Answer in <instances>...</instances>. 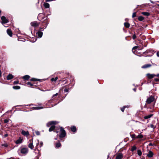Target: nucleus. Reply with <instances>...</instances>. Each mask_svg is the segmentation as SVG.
<instances>
[{
    "instance_id": "nucleus-2",
    "label": "nucleus",
    "mask_w": 159,
    "mask_h": 159,
    "mask_svg": "<svg viewBox=\"0 0 159 159\" xmlns=\"http://www.w3.org/2000/svg\"><path fill=\"white\" fill-rule=\"evenodd\" d=\"M60 133L59 134V137L60 138H63L65 137L66 135L65 131L62 127H60Z\"/></svg>"
},
{
    "instance_id": "nucleus-26",
    "label": "nucleus",
    "mask_w": 159,
    "mask_h": 159,
    "mask_svg": "<svg viewBox=\"0 0 159 159\" xmlns=\"http://www.w3.org/2000/svg\"><path fill=\"white\" fill-rule=\"evenodd\" d=\"M136 147L135 146H134L132 147L131 149V151L132 152L136 150Z\"/></svg>"
},
{
    "instance_id": "nucleus-10",
    "label": "nucleus",
    "mask_w": 159,
    "mask_h": 159,
    "mask_svg": "<svg viewBox=\"0 0 159 159\" xmlns=\"http://www.w3.org/2000/svg\"><path fill=\"white\" fill-rule=\"evenodd\" d=\"M146 75L149 79H151L155 77L156 76V75L154 74H150L148 73Z\"/></svg>"
},
{
    "instance_id": "nucleus-30",
    "label": "nucleus",
    "mask_w": 159,
    "mask_h": 159,
    "mask_svg": "<svg viewBox=\"0 0 159 159\" xmlns=\"http://www.w3.org/2000/svg\"><path fill=\"white\" fill-rule=\"evenodd\" d=\"M137 153L138 154L139 156H141L142 155V153L140 150H138L137 151Z\"/></svg>"
},
{
    "instance_id": "nucleus-1",
    "label": "nucleus",
    "mask_w": 159,
    "mask_h": 159,
    "mask_svg": "<svg viewBox=\"0 0 159 159\" xmlns=\"http://www.w3.org/2000/svg\"><path fill=\"white\" fill-rule=\"evenodd\" d=\"M57 124V122L56 121H51L47 123V126L48 127H49L50 125H52L51 127L49 129V131L51 132L55 129V126L52 125L56 124Z\"/></svg>"
},
{
    "instance_id": "nucleus-40",
    "label": "nucleus",
    "mask_w": 159,
    "mask_h": 159,
    "mask_svg": "<svg viewBox=\"0 0 159 159\" xmlns=\"http://www.w3.org/2000/svg\"><path fill=\"white\" fill-rule=\"evenodd\" d=\"M136 16V14L135 12H134L133 13L132 15V17L133 18L135 17Z\"/></svg>"
},
{
    "instance_id": "nucleus-27",
    "label": "nucleus",
    "mask_w": 159,
    "mask_h": 159,
    "mask_svg": "<svg viewBox=\"0 0 159 159\" xmlns=\"http://www.w3.org/2000/svg\"><path fill=\"white\" fill-rule=\"evenodd\" d=\"M13 88L15 89H20V87L19 86H13Z\"/></svg>"
},
{
    "instance_id": "nucleus-8",
    "label": "nucleus",
    "mask_w": 159,
    "mask_h": 159,
    "mask_svg": "<svg viewBox=\"0 0 159 159\" xmlns=\"http://www.w3.org/2000/svg\"><path fill=\"white\" fill-rule=\"evenodd\" d=\"M21 134L24 136H28L29 135V133L28 131H25L23 130H21Z\"/></svg>"
},
{
    "instance_id": "nucleus-50",
    "label": "nucleus",
    "mask_w": 159,
    "mask_h": 159,
    "mask_svg": "<svg viewBox=\"0 0 159 159\" xmlns=\"http://www.w3.org/2000/svg\"><path fill=\"white\" fill-rule=\"evenodd\" d=\"M7 136H8V134H6L4 135V137H7Z\"/></svg>"
},
{
    "instance_id": "nucleus-16",
    "label": "nucleus",
    "mask_w": 159,
    "mask_h": 159,
    "mask_svg": "<svg viewBox=\"0 0 159 159\" xmlns=\"http://www.w3.org/2000/svg\"><path fill=\"white\" fill-rule=\"evenodd\" d=\"M43 5L45 8H49L50 5L48 3L44 2L43 3Z\"/></svg>"
},
{
    "instance_id": "nucleus-53",
    "label": "nucleus",
    "mask_w": 159,
    "mask_h": 159,
    "mask_svg": "<svg viewBox=\"0 0 159 159\" xmlns=\"http://www.w3.org/2000/svg\"><path fill=\"white\" fill-rule=\"evenodd\" d=\"M152 144L151 143H150L149 144V146H152Z\"/></svg>"
},
{
    "instance_id": "nucleus-32",
    "label": "nucleus",
    "mask_w": 159,
    "mask_h": 159,
    "mask_svg": "<svg viewBox=\"0 0 159 159\" xmlns=\"http://www.w3.org/2000/svg\"><path fill=\"white\" fill-rule=\"evenodd\" d=\"M138 47L137 46H135L132 49V51L134 53V54H136V53H135V52H134L133 51V50H135V49H137V48H138Z\"/></svg>"
},
{
    "instance_id": "nucleus-9",
    "label": "nucleus",
    "mask_w": 159,
    "mask_h": 159,
    "mask_svg": "<svg viewBox=\"0 0 159 159\" xmlns=\"http://www.w3.org/2000/svg\"><path fill=\"white\" fill-rule=\"evenodd\" d=\"M30 24L31 26L34 27H36L39 25V23H38L37 21L32 22Z\"/></svg>"
},
{
    "instance_id": "nucleus-22",
    "label": "nucleus",
    "mask_w": 159,
    "mask_h": 159,
    "mask_svg": "<svg viewBox=\"0 0 159 159\" xmlns=\"http://www.w3.org/2000/svg\"><path fill=\"white\" fill-rule=\"evenodd\" d=\"M125 26L127 28H129L130 26V24L127 22H125L124 24Z\"/></svg>"
},
{
    "instance_id": "nucleus-5",
    "label": "nucleus",
    "mask_w": 159,
    "mask_h": 159,
    "mask_svg": "<svg viewBox=\"0 0 159 159\" xmlns=\"http://www.w3.org/2000/svg\"><path fill=\"white\" fill-rule=\"evenodd\" d=\"M44 15L43 14H39L38 17V18L39 20H42L43 19H45V20H46L47 19V18L45 17H44Z\"/></svg>"
},
{
    "instance_id": "nucleus-7",
    "label": "nucleus",
    "mask_w": 159,
    "mask_h": 159,
    "mask_svg": "<svg viewBox=\"0 0 159 159\" xmlns=\"http://www.w3.org/2000/svg\"><path fill=\"white\" fill-rule=\"evenodd\" d=\"M1 19L2 20V24L7 23L8 22V20L4 16H2Z\"/></svg>"
},
{
    "instance_id": "nucleus-4",
    "label": "nucleus",
    "mask_w": 159,
    "mask_h": 159,
    "mask_svg": "<svg viewBox=\"0 0 159 159\" xmlns=\"http://www.w3.org/2000/svg\"><path fill=\"white\" fill-rule=\"evenodd\" d=\"M154 100V98L153 96H150L147 98L146 102L148 104H150L153 102Z\"/></svg>"
},
{
    "instance_id": "nucleus-46",
    "label": "nucleus",
    "mask_w": 159,
    "mask_h": 159,
    "mask_svg": "<svg viewBox=\"0 0 159 159\" xmlns=\"http://www.w3.org/2000/svg\"><path fill=\"white\" fill-rule=\"evenodd\" d=\"M4 122L5 123H7L8 122V120H7L5 119L4 120Z\"/></svg>"
},
{
    "instance_id": "nucleus-33",
    "label": "nucleus",
    "mask_w": 159,
    "mask_h": 159,
    "mask_svg": "<svg viewBox=\"0 0 159 159\" xmlns=\"http://www.w3.org/2000/svg\"><path fill=\"white\" fill-rule=\"evenodd\" d=\"M135 134H133L131 135V138L134 139H136V137H135Z\"/></svg>"
},
{
    "instance_id": "nucleus-55",
    "label": "nucleus",
    "mask_w": 159,
    "mask_h": 159,
    "mask_svg": "<svg viewBox=\"0 0 159 159\" xmlns=\"http://www.w3.org/2000/svg\"><path fill=\"white\" fill-rule=\"evenodd\" d=\"M36 40H37V39H35V40L34 41H35Z\"/></svg>"
},
{
    "instance_id": "nucleus-49",
    "label": "nucleus",
    "mask_w": 159,
    "mask_h": 159,
    "mask_svg": "<svg viewBox=\"0 0 159 159\" xmlns=\"http://www.w3.org/2000/svg\"><path fill=\"white\" fill-rule=\"evenodd\" d=\"M1 75H2V72L1 70H0V78L1 77Z\"/></svg>"
},
{
    "instance_id": "nucleus-17",
    "label": "nucleus",
    "mask_w": 159,
    "mask_h": 159,
    "mask_svg": "<svg viewBox=\"0 0 159 159\" xmlns=\"http://www.w3.org/2000/svg\"><path fill=\"white\" fill-rule=\"evenodd\" d=\"M7 34L10 36L11 37L12 35V32L10 30L8 29L7 30Z\"/></svg>"
},
{
    "instance_id": "nucleus-51",
    "label": "nucleus",
    "mask_w": 159,
    "mask_h": 159,
    "mask_svg": "<svg viewBox=\"0 0 159 159\" xmlns=\"http://www.w3.org/2000/svg\"><path fill=\"white\" fill-rule=\"evenodd\" d=\"M157 57H159V52H157Z\"/></svg>"
},
{
    "instance_id": "nucleus-31",
    "label": "nucleus",
    "mask_w": 159,
    "mask_h": 159,
    "mask_svg": "<svg viewBox=\"0 0 159 159\" xmlns=\"http://www.w3.org/2000/svg\"><path fill=\"white\" fill-rule=\"evenodd\" d=\"M60 127H59V128H57V129H55L54 130V132H55L57 133H58V132H59V129H60Z\"/></svg>"
},
{
    "instance_id": "nucleus-24",
    "label": "nucleus",
    "mask_w": 159,
    "mask_h": 159,
    "mask_svg": "<svg viewBox=\"0 0 159 159\" xmlns=\"http://www.w3.org/2000/svg\"><path fill=\"white\" fill-rule=\"evenodd\" d=\"M56 147L57 148H58L60 147L61 146V144L59 142L56 144Z\"/></svg>"
},
{
    "instance_id": "nucleus-47",
    "label": "nucleus",
    "mask_w": 159,
    "mask_h": 159,
    "mask_svg": "<svg viewBox=\"0 0 159 159\" xmlns=\"http://www.w3.org/2000/svg\"><path fill=\"white\" fill-rule=\"evenodd\" d=\"M58 95V93H56L55 94L53 95L52 97H54L57 96Z\"/></svg>"
},
{
    "instance_id": "nucleus-39",
    "label": "nucleus",
    "mask_w": 159,
    "mask_h": 159,
    "mask_svg": "<svg viewBox=\"0 0 159 159\" xmlns=\"http://www.w3.org/2000/svg\"><path fill=\"white\" fill-rule=\"evenodd\" d=\"M150 127L154 129L155 128V127L154 126V125L153 124H151L150 125Z\"/></svg>"
},
{
    "instance_id": "nucleus-37",
    "label": "nucleus",
    "mask_w": 159,
    "mask_h": 159,
    "mask_svg": "<svg viewBox=\"0 0 159 159\" xmlns=\"http://www.w3.org/2000/svg\"><path fill=\"white\" fill-rule=\"evenodd\" d=\"M30 80L31 81H35L36 80H38L34 78H32Z\"/></svg>"
},
{
    "instance_id": "nucleus-20",
    "label": "nucleus",
    "mask_w": 159,
    "mask_h": 159,
    "mask_svg": "<svg viewBox=\"0 0 159 159\" xmlns=\"http://www.w3.org/2000/svg\"><path fill=\"white\" fill-rule=\"evenodd\" d=\"M152 116H153V115H152V114L149 115L148 116H145L144 117V118L146 119H148L150 117H151Z\"/></svg>"
},
{
    "instance_id": "nucleus-42",
    "label": "nucleus",
    "mask_w": 159,
    "mask_h": 159,
    "mask_svg": "<svg viewBox=\"0 0 159 159\" xmlns=\"http://www.w3.org/2000/svg\"><path fill=\"white\" fill-rule=\"evenodd\" d=\"M36 134L37 135H39L40 134V132L38 131H37L36 132Z\"/></svg>"
},
{
    "instance_id": "nucleus-6",
    "label": "nucleus",
    "mask_w": 159,
    "mask_h": 159,
    "mask_svg": "<svg viewBox=\"0 0 159 159\" xmlns=\"http://www.w3.org/2000/svg\"><path fill=\"white\" fill-rule=\"evenodd\" d=\"M29 144H28V147L31 149L32 150L34 147L33 144L32 139L30 140L29 141Z\"/></svg>"
},
{
    "instance_id": "nucleus-43",
    "label": "nucleus",
    "mask_w": 159,
    "mask_h": 159,
    "mask_svg": "<svg viewBox=\"0 0 159 159\" xmlns=\"http://www.w3.org/2000/svg\"><path fill=\"white\" fill-rule=\"evenodd\" d=\"M43 143L42 142H41L40 144V147H41L43 146Z\"/></svg>"
},
{
    "instance_id": "nucleus-12",
    "label": "nucleus",
    "mask_w": 159,
    "mask_h": 159,
    "mask_svg": "<svg viewBox=\"0 0 159 159\" xmlns=\"http://www.w3.org/2000/svg\"><path fill=\"white\" fill-rule=\"evenodd\" d=\"M153 152L151 151H149L148 154L147 155V156L149 157H153Z\"/></svg>"
},
{
    "instance_id": "nucleus-29",
    "label": "nucleus",
    "mask_w": 159,
    "mask_h": 159,
    "mask_svg": "<svg viewBox=\"0 0 159 159\" xmlns=\"http://www.w3.org/2000/svg\"><path fill=\"white\" fill-rule=\"evenodd\" d=\"M58 79V77H56L55 78H52L51 79V80L52 81H56Z\"/></svg>"
},
{
    "instance_id": "nucleus-28",
    "label": "nucleus",
    "mask_w": 159,
    "mask_h": 159,
    "mask_svg": "<svg viewBox=\"0 0 159 159\" xmlns=\"http://www.w3.org/2000/svg\"><path fill=\"white\" fill-rule=\"evenodd\" d=\"M144 19V18L142 16H140L138 17V20L139 21H143Z\"/></svg>"
},
{
    "instance_id": "nucleus-19",
    "label": "nucleus",
    "mask_w": 159,
    "mask_h": 159,
    "mask_svg": "<svg viewBox=\"0 0 159 159\" xmlns=\"http://www.w3.org/2000/svg\"><path fill=\"white\" fill-rule=\"evenodd\" d=\"M141 14L143 15L146 16H148L150 15L149 13L148 12H142Z\"/></svg>"
},
{
    "instance_id": "nucleus-38",
    "label": "nucleus",
    "mask_w": 159,
    "mask_h": 159,
    "mask_svg": "<svg viewBox=\"0 0 159 159\" xmlns=\"http://www.w3.org/2000/svg\"><path fill=\"white\" fill-rule=\"evenodd\" d=\"M35 108L36 109L39 110V109H40L43 108V107H35Z\"/></svg>"
},
{
    "instance_id": "nucleus-23",
    "label": "nucleus",
    "mask_w": 159,
    "mask_h": 159,
    "mask_svg": "<svg viewBox=\"0 0 159 159\" xmlns=\"http://www.w3.org/2000/svg\"><path fill=\"white\" fill-rule=\"evenodd\" d=\"M30 78V76L28 75H25L23 77V78L25 80H27Z\"/></svg>"
},
{
    "instance_id": "nucleus-25",
    "label": "nucleus",
    "mask_w": 159,
    "mask_h": 159,
    "mask_svg": "<svg viewBox=\"0 0 159 159\" xmlns=\"http://www.w3.org/2000/svg\"><path fill=\"white\" fill-rule=\"evenodd\" d=\"M143 137V135L140 134L136 137V139H142Z\"/></svg>"
},
{
    "instance_id": "nucleus-41",
    "label": "nucleus",
    "mask_w": 159,
    "mask_h": 159,
    "mask_svg": "<svg viewBox=\"0 0 159 159\" xmlns=\"http://www.w3.org/2000/svg\"><path fill=\"white\" fill-rule=\"evenodd\" d=\"M132 38H133V39H136V36L135 34H134L133 35V37H132Z\"/></svg>"
},
{
    "instance_id": "nucleus-45",
    "label": "nucleus",
    "mask_w": 159,
    "mask_h": 159,
    "mask_svg": "<svg viewBox=\"0 0 159 159\" xmlns=\"http://www.w3.org/2000/svg\"><path fill=\"white\" fill-rule=\"evenodd\" d=\"M18 81H15L14 82V83L15 84H17L18 83Z\"/></svg>"
},
{
    "instance_id": "nucleus-21",
    "label": "nucleus",
    "mask_w": 159,
    "mask_h": 159,
    "mask_svg": "<svg viewBox=\"0 0 159 159\" xmlns=\"http://www.w3.org/2000/svg\"><path fill=\"white\" fill-rule=\"evenodd\" d=\"M71 131H73V132H75L76 130V128L75 126H73L72 127H71Z\"/></svg>"
},
{
    "instance_id": "nucleus-44",
    "label": "nucleus",
    "mask_w": 159,
    "mask_h": 159,
    "mask_svg": "<svg viewBox=\"0 0 159 159\" xmlns=\"http://www.w3.org/2000/svg\"><path fill=\"white\" fill-rule=\"evenodd\" d=\"M154 80L156 82H157L159 81V79L157 78H155L154 79Z\"/></svg>"
},
{
    "instance_id": "nucleus-18",
    "label": "nucleus",
    "mask_w": 159,
    "mask_h": 159,
    "mask_svg": "<svg viewBox=\"0 0 159 159\" xmlns=\"http://www.w3.org/2000/svg\"><path fill=\"white\" fill-rule=\"evenodd\" d=\"M38 35L39 38H41L43 35V33L40 31H39L38 32Z\"/></svg>"
},
{
    "instance_id": "nucleus-15",
    "label": "nucleus",
    "mask_w": 159,
    "mask_h": 159,
    "mask_svg": "<svg viewBox=\"0 0 159 159\" xmlns=\"http://www.w3.org/2000/svg\"><path fill=\"white\" fill-rule=\"evenodd\" d=\"M22 140H23L22 139L20 138L19 139L17 140L16 141V143L17 144L21 143L22 142Z\"/></svg>"
},
{
    "instance_id": "nucleus-54",
    "label": "nucleus",
    "mask_w": 159,
    "mask_h": 159,
    "mask_svg": "<svg viewBox=\"0 0 159 159\" xmlns=\"http://www.w3.org/2000/svg\"><path fill=\"white\" fill-rule=\"evenodd\" d=\"M134 90L135 91H136V89H134Z\"/></svg>"
},
{
    "instance_id": "nucleus-13",
    "label": "nucleus",
    "mask_w": 159,
    "mask_h": 159,
    "mask_svg": "<svg viewBox=\"0 0 159 159\" xmlns=\"http://www.w3.org/2000/svg\"><path fill=\"white\" fill-rule=\"evenodd\" d=\"M151 66V65L150 64H146L143 66L142 68L145 69Z\"/></svg>"
},
{
    "instance_id": "nucleus-36",
    "label": "nucleus",
    "mask_w": 159,
    "mask_h": 159,
    "mask_svg": "<svg viewBox=\"0 0 159 159\" xmlns=\"http://www.w3.org/2000/svg\"><path fill=\"white\" fill-rule=\"evenodd\" d=\"M126 107V106H124L123 107H122L121 108V110L123 112L124 111L125 108Z\"/></svg>"
},
{
    "instance_id": "nucleus-3",
    "label": "nucleus",
    "mask_w": 159,
    "mask_h": 159,
    "mask_svg": "<svg viewBox=\"0 0 159 159\" xmlns=\"http://www.w3.org/2000/svg\"><path fill=\"white\" fill-rule=\"evenodd\" d=\"M28 149L26 148H23L20 149L21 153L24 155L28 153Z\"/></svg>"
},
{
    "instance_id": "nucleus-48",
    "label": "nucleus",
    "mask_w": 159,
    "mask_h": 159,
    "mask_svg": "<svg viewBox=\"0 0 159 159\" xmlns=\"http://www.w3.org/2000/svg\"><path fill=\"white\" fill-rule=\"evenodd\" d=\"M64 91L66 92H68V90L67 89H65L64 90Z\"/></svg>"
},
{
    "instance_id": "nucleus-34",
    "label": "nucleus",
    "mask_w": 159,
    "mask_h": 159,
    "mask_svg": "<svg viewBox=\"0 0 159 159\" xmlns=\"http://www.w3.org/2000/svg\"><path fill=\"white\" fill-rule=\"evenodd\" d=\"M2 146H4L5 147H7L8 146V145L7 143H4V144H2Z\"/></svg>"
},
{
    "instance_id": "nucleus-52",
    "label": "nucleus",
    "mask_w": 159,
    "mask_h": 159,
    "mask_svg": "<svg viewBox=\"0 0 159 159\" xmlns=\"http://www.w3.org/2000/svg\"><path fill=\"white\" fill-rule=\"evenodd\" d=\"M157 76V77H158L159 76V74H157V75H156V76Z\"/></svg>"
},
{
    "instance_id": "nucleus-35",
    "label": "nucleus",
    "mask_w": 159,
    "mask_h": 159,
    "mask_svg": "<svg viewBox=\"0 0 159 159\" xmlns=\"http://www.w3.org/2000/svg\"><path fill=\"white\" fill-rule=\"evenodd\" d=\"M27 84L29 85H30V87H32L33 86V84H31L30 82H29L27 83Z\"/></svg>"
},
{
    "instance_id": "nucleus-56",
    "label": "nucleus",
    "mask_w": 159,
    "mask_h": 159,
    "mask_svg": "<svg viewBox=\"0 0 159 159\" xmlns=\"http://www.w3.org/2000/svg\"><path fill=\"white\" fill-rule=\"evenodd\" d=\"M158 6H159V5H158Z\"/></svg>"
},
{
    "instance_id": "nucleus-11",
    "label": "nucleus",
    "mask_w": 159,
    "mask_h": 159,
    "mask_svg": "<svg viewBox=\"0 0 159 159\" xmlns=\"http://www.w3.org/2000/svg\"><path fill=\"white\" fill-rule=\"evenodd\" d=\"M123 154L121 153H119L116 156V159H122L123 158Z\"/></svg>"
},
{
    "instance_id": "nucleus-14",
    "label": "nucleus",
    "mask_w": 159,
    "mask_h": 159,
    "mask_svg": "<svg viewBox=\"0 0 159 159\" xmlns=\"http://www.w3.org/2000/svg\"><path fill=\"white\" fill-rule=\"evenodd\" d=\"M13 78V76L11 74H9L7 77V79L10 80L12 79Z\"/></svg>"
}]
</instances>
